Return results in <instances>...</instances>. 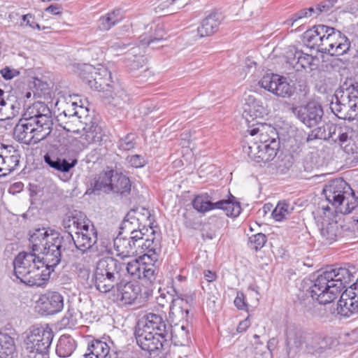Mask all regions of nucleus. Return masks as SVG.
I'll return each instance as SVG.
<instances>
[{
    "label": "nucleus",
    "instance_id": "39",
    "mask_svg": "<svg viewBox=\"0 0 358 358\" xmlns=\"http://www.w3.org/2000/svg\"><path fill=\"white\" fill-rule=\"evenodd\" d=\"M15 351L14 339L7 334L0 333V358H12Z\"/></svg>",
    "mask_w": 358,
    "mask_h": 358
},
{
    "label": "nucleus",
    "instance_id": "30",
    "mask_svg": "<svg viewBox=\"0 0 358 358\" xmlns=\"http://www.w3.org/2000/svg\"><path fill=\"white\" fill-rule=\"evenodd\" d=\"M257 127H255L251 129H248V132L252 136H255L259 134V143L266 144L271 143L272 138L277 141L278 135L276 130L267 124H257Z\"/></svg>",
    "mask_w": 358,
    "mask_h": 358
},
{
    "label": "nucleus",
    "instance_id": "51",
    "mask_svg": "<svg viewBox=\"0 0 358 358\" xmlns=\"http://www.w3.org/2000/svg\"><path fill=\"white\" fill-rule=\"evenodd\" d=\"M347 100L348 103H346V106L348 114L345 117L348 118V120L353 121L358 117V102L352 99Z\"/></svg>",
    "mask_w": 358,
    "mask_h": 358
},
{
    "label": "nucleus",
    "instance_id": "56",
    "mask_svg": "<svg viewBox=\"0 0 358 358\" xmlns=\"http://www.w3.org/2000/svg\"><path fill=\"white\" fill-rule=\"evenodd\" d=\"M23 22L26 23V26L31 27L33 29H40L39 24L35 21V17L33 15L29 13L23 15L22 17Z\"/></svg>",
    "mask_w": 358,
    "mask_h": 358
},
{
    "label": "nucleus",
    "instance_id": "18",
    "mask_svg": "<svg viewBox=\"0 0 358 358\" xmlns=\"http://www.w3.org/2000/svg\"><path fill=\"white\" fill-rule=\"evenodd\" d=\"M141 288L138 282L122 279L117 287V300L122 305H131L137 299Z\"/></svg>",
    "mask_w": 358,
    "mask_h": 358
},
{
    "label": "nucleus",
    "instance_id": "8",
    "mask_svg": "<svg viewBox=\"0 0 358 358\" xmlns=\"http://www.w3.org/2000/svg\"><path fill=\"white\" fill-rule=\"evenodd\" d=\"M23 117L47 135L51 133L53 125L52 111L44 102H34L27 108Z\"/></svg>",
    "mask_w": 358,
    "mask_h": 358
},
{
    "label": "nucleus",
    "instance_id": "62",
    "mask_svg": "<svg viewBox=\"0 0 358 358\" xmlns=\"http://www.w3.org/2000/svg\"><path fill=\"white\" fill-rule=\"evenodd\" d=\"M129 45H130L129 43H126L123 41H118L117 42L113 43L110 48L113 51L118 52L124 50Z\"/></svg>",
    "mask_w": 358,
    "mask_h": 358
},
{
    "label": "nucleus",
    "instance_id": "60",
    "mask_svg": "<svg viewBox=\"0 0 358 358\" xmlns=\"http://www.w3.org/2000/svg\"><path fill=\"white\" fill-rule=\"evenodd\" d=\"M334 29L335 28L334 27L322 24L321 32H320V35H322L321 45H323L324 43V39H328L329 37L333 34L331 33V31H334Z\"/></svg>",
    "mask_w": 358,
    "mask_h": 358
},
{
    "label": "nucleus",
    "instance_id": "61",
    "mask_svg": "<svg viewBox=\"0 0 358 358\" xmlns=\"http://www.w3.org/2000/svg\"><path fill=\"white\" fill-rule=\"evenodd\" d=\"M234 305L239 310H244L246 303L244 299V294L241 292H238L236 297L234 299Z\"/></svg>",
    "mask_w": 358,
    "mask_h": 358
},
{
    "label": "nucleus",
    "instance_id": "10",
    "mask_svg": "<svg viewBox=\"0 0 358 358\" xmlns=\"http://www.w3.org/2000/svg\"><path fill=\"white\" fill-rule=\"evenodd\" d=\"M144 232L142 230L132 229L131 236L127 238L121 236V233L113 240L116 255L122 259L138 254L140 242L143 239Z\"/></svg>",
    "mask_w": 358,
    "mask_h": 358
},
{
    "label": "nucleus",
    "instance_id": "13",
    "mask_svg": "<svg viewBox=\"0 0 358 358\" xmlns=\"http://www.w3.org/2000/svg\"><path fill=\"white\" fill-rule=\"evenodd\" d=\"M279 142L272 138L271 143L258 144L252 142L243 145V151L248 157L256 162H268L273 160L277 155Z\"/></svg>",
    "mask_w": 358,
    "mask_h": 358
},
{
    "label": "nucleus",
    "instance_id": "7",
    "mask_svg": "<svg viewBox=\"0 0 358 358\" xmlns=\"http://www.w3.org/2000/svg\"><path fill=\"white\" fill-rule=\"evenodd\" d=\"M193 208L199 213H205L213 209L224 210L228 217H238L241 212V204L231 195L228 199L213 202L207 193L196 195L192 201Z\"/></svg>",
    "mask_w": 358,
    "mask_h": 358
},
{
    "label": "nucleus",
    "instance_id": "42",
    "mask_svg": "<svg viewBox=\"0 0 358 358\" xmlns=\"http://www.w3.org/2000/svg\"><path fill=\"white\" fill-rule=\"evenodd\" d=\"M294 210V206L288 201H279L272 212L273 218L278 222L287 219Z\"/></svg>",
    "mask_w": 358,
    "mask_h": 358
},
{
    "label": "nucleus",
    "instance_id": "55",
    "mask_svg": "<svg viewBox=\"0 0 358 358\" xmlns=\"http://www.w3.org/2000/svg\"><path fill=\"white\" fill-rule=\"evenodd\" d=\"M183 217V224L186 228L188 229H196L197 224L194 221V217L191 213H185L182 215Z\"/></svg>",
    "mask_w": 358,
    "mask_h": 358
},
{
    "label": "nucleus",
    "instance_id": "49",
    "mask_svg": "<svg viewBox=\"0 0 358 358\" xmlns=\"http://www.w3.org/2000/svg\"><path fill=\"white\" fill-rule=\"evenodd\" d=\"M333 33L328 39H324V43L323 45H321L320 52L327 54L328 48H332L334 47V42H337L339 40L340 36L343 34L341 31L337 29H334L331 31Z\"/></svg>",
    "mask_w": 358,
    "mask_h": 358
},
{
    "label": "nucleus",
    "instance_id": "40",
    "mask_svg": "<svg viewBox=\"0 0 358 358\" xmlns=\"http://www.w3.org/2000/svg\"><path fill=\"white\" fill-rule=\"evenodd\" d=\"M0 172H2L3 176L13 172L19 164V156L17 155H3L0 153Z\"/></svg>",
    "mask_w": 358,
    "mask_h": 358
},
{
    "label": "nucleus",
    "instance_id": "17",
    "mask_svg": "<svg viewBox=\"0 0 358 358\" xmlns=\"http://www.w3.org/2000/svg\"><path fill=\"white\" fill-rule=\"evenodd\" d=\"M37 303L40 311L47 315L57 314L64 308L63 296L57 292H45L39 296Z\"/></svg>",
    "mask_w": 358,
    "mask_h": 358
},
{
    "label": "nucleus",
    "instance_id": "24",
    "mask_svg": "<svg viewBox=\"0 0 358 358\" xmlns=\"http://www.w3.org/2000/svg\"><path fill=\"white\" fill-rule=\"evenodd\" d=\"M144 234L143 239L140 242V248L143 252H146L142 257L141 261L144 260L145 257L150 259L151 262L157 260L158 254L161 251V245L159 239H156L155 236V231L152 229V238H145Z\"/></svg>",
    "mask_w": 358,
    "mask_h": 358
},
{
    "label": "nucleus",
    "instance_id": "48",
    "mask_svg": "<svg viewBox=\"0 0 358 358\" xmlns=\"http://www.w3.org/2000/svg\"><path fill=\"white\" fill-rule=\"evenodd\" d=\"M157 272L158 271L154 264L144 262L142 267L141 278L146 279L150 282H152L155 280Z\"/></svg>",
    "mask_w": 358,
    "mask_h": 358
},
{
    "label": "nucleus",
    "instance_id": "54",
    "mask_svg": "<svg viewBox=\"0 0 358 358\" xmlns=\"http://www.w3.org/2000/svg\"><path fill=\"white\" fill-rule=\"evenodd\" d=\"M10 108L14 109V106L7 103L3 98H0V120L10 118V115L6 113Z\"/></svg>",
    "mask_w": 358,
    "mask_h": 358
},
{
    "label": "nucleus",
    "instance_id": "59",
    "mask_svg": "<svg viewBox=\"0 0 358 358\" xmlns=\"http://www.w3.org/2000/svg\"><path fill=\"white\" fill-rule=\"evenodd\" d=\"M336 101H331L330 104V108L331 111L336 115L338 112H341L342 109H347L346 103H341L338 99V96H336Z\"/></svg>",
    "mask_w": 358,
    "mask_h": 358
},
{
    "label": "nucleus",
    "instance_id": "5",
    "mask_svg": "<svg viewBox=\"0 0 358 358\" xmlns=\"http://www.w3.org/2000/svg\"><path fill=\"white\" fill-rule=\"evenodd\" d=\"M80 231H76V237L71 234L63 236L59 241H62V254L69 251L73 252L74 248L85 252L90 250L97 241V231L90 220L82 225Z\"/></svg>",
    "mask_w": 358,
    "mask_h": 358
},
{
    "label": "nucleus",
    "instance_id": "53",
    "mask_svg": "<svg viewBox=\"0 0 358 358\" xmlns=\"http://www.w3.org/2000/svg\"><path fill=\"white\" fill-rule=\"evenodd\" d=\"M334 6V1L331 0H324L317 4L313 14L319 15L322 12H328Z\"/></svg>",
    "mask_w": 358,
    "mask_h": 358
},
{
    "label": "nucleus",
    "instance_id": "3",
    "mask_svg": "<svg viewBox=\"0 0 358 358\" xmlns=\"http://www.w3.org/2000/svg\"><path fill=\"white\" fill-rule=\"evenodd\" d=\"M323 194L329 203L336 208L341 206L345 202V208H341L344 214L351 213L358 206V197L351 187L342 178L331 180L323 188Z\"/></svg>",
    "mask_w": 358,
    "mask_h": 358
},
{
    "label": "nucleus",
    "instance_id": "33",
    "mask_svg": "<svg viewBox=\"0 0 358 358\" xmlns=\"http://www.w3.org/2000/svg\"><path fill=\"white\" fill-rule=\"evenodd\" d=\"M77 348L76 341L69 335H62L57 343L56 353L59 357H70Z\"/></svg>",
    "mask_w": 358,
    "mask_h": 358
},
{
    "label": "nucleus",
    "instance_id": "25",
    "mask_svg": "<svg viewBox=\"0 0 358 358\" xmlns=\"http://www.w3.org/2000/svg\"><path fill=\"white\" fill-rule=\"evenodd\" d=\"M320 233L329 243L338 241L345 236L343 225L336 220H332L328 223L323 222Z\"/></svg>",
    "mask_w": 358,
    "mask_h": 358
},
{
    "label": "nucleus",
    "instance_id": "4",
    "mask_svg": "<svg viewBox=\"0 0 358 358\" xmlns=\"http://www.w3.org/2000/svg\"><path fill=\"white\" fill-rule=\"evenodd\" d=\"M123 269L116 263V259L110 257L99 260L94 273V286L101 293H108L117 287Z\"/></svg>",
    "mask_w": 358,
    "mask_h": 358
},
{
    "label": "nucleus",
    "instance_id": "57",
    "mask_svg": "<svg viewBox=\"0 0 358 358\" xmlns=\"http://www.w3.org/2000/svg\"><path fill=\"white\" fill-rule=\"evenodd\" d=\"M2 77L6 80H10L19 74V71L11 69L9 67H5L1 70Z\"/></svg>",
    "mask_w": 358,
    "mask_h": 358
},
{
    "label": "nucleus",
    "instance_id": "45",
    "mask_svg": "<svg viewBox=\"0 0 358 358\" xmlns=\"http://www.w3.org/2000/svg\"><path fill=\"white\" fill-rule=\"evenodd\" d=\"M130 100L129 95L122 88H117L112 96L111 104L118 108H124Z\"/></svg>",
    "mask_w": 358,
    "mask_h": 358
},
{
    "label": "nucleus",
    "instance_id": "34",
    "mask_svg": "<svg viewBox=\"0 0 358 358\" xmlns=\"http://www.w3.org/2000/svg\"><path fill=\"white\" fill-rule=\"evenodd\" d=\"M87 350L92 358H113L106 342L94 339L88 343Z\"/></svg>",
    "mask_w": 358,
    "mask_h": 358
},
{
    "label": "nucleus",
    "instance_id": "14",
    "mask_svg": "<svg viewBox=\"0 0 358 358\" xmlns=\"http://www.w3.org/2000/svg\"><path fill=\"white\" fill-rule=\"evenodd\" d=\"M176 298L171 299L169 317L173 320L188 321L191 308L195 304L194 296L192 294H182L173 287Z\"/></svg>",
    "mask_w": 358,
    "mask_h": 358
},
{
    "label": "nucleus",
    "instance_id": "29",
    "mask_svg": "<svg viewBox=\"0 0 358 358\" xmlns=\"http://www.w3.org/2000/svg\"><path fill=\"white\" fill-rule=\"evenodd\" d=\"M141 47H132L127 53L125 63L129 71H134L143 68L145 64V58L142 55Z\"/></svg>",
    "mask_w": 358,
    "mask_h": 358
},
{
    "label": "nucleus",
    "instance_id": "19",
    "mask_svg": "<svg viewBox=\"0 0 358 358\" xmlns=\"http://www.w3.org/2000/svg\"><path fill=\"white\" fill-rule=\"evenodd\" d=\"M348 127L349 125L345 124L327 123L315 129L316 136L319 137V139L331 141L340 145Z\"/></svg>",
    "mask_w": 358,
    "mask_h": 358
},
{
    "label": "nucleus",
    "instance_id": "27",
    "mask_svg": "<svg viewBox=\"0 0 358 358\" xmlns=\"http://www.w3.org/2000/svg\"><path fill=\"white\" fill-rule=\"evenodd\" d=\"M44 162L50 167L63 173L69 172L78 163V160L75 158L67 160L62 157L48 153L44 155Z\"/></svg>",
    "mask_w": 358,
    "mask_h": 358
},
{
    "label": "nucleus",
    "instance_id": "37",
    "mask_svg": "<svg viewBox=\"0 0 358 358\" xmlns=\"http://www.w3.org/2000/svg\"><path fill=\"white\" fill-rule=\"evenodd\" d=\"M86 113V109L82 106H78L76 102H71V103L64 109L62 113L57 115L58 121L64 120V118L68 117L74 120L81 119L83 115Z\"/></svg>",
    "mask_w": 358,
    "mask_h": 358
},
{
    "label": "nucleus",
    "instance_id": "15",
    "mask_svg": "<svg viewBox=\"0 0 358 358\" xmlns=\"http://www.w3.org/2000/svg\"><path fill=\"white\" fill-rule=\"evenodd\" d=\"M260 86L278 96L289 97L293 94L292 87L287 78L278 74H266L259 81Z\"/></svg>",
    "mask_w": 358,
    "mask_h": 358
},
{
    "label": "nucleus",
    "instance_id": "23",
    "mask_svg": "<svg viewBox=\"0 0 358 358\" xmlns=\"http://www.w3.org/2000/svg\"><path fill=\"white\" fill-rule=\"evenodd\" d=\"M145 324L141 329L152 331L156 334L169 337L170 326L166 324V320L158 314L150 313L145 315Z\"/></svg>",
    "mask_w": 358,
    "mask_h": 358
},
{
    "label": "nucleus",
    "instance_id": "41",
    "mask_svg": "<svg viewBox=\"0 0 358 358\" xmlns=\"http://www.w3.org/2000/svg\"><path fill=\"white\" fill-rule=\"evenodd\" d=\"M350 48V41L343 34L337 42H334L332 48H328L327 54L331 56H341L348 53Z\"/></svg>",
    "mask_w": 358,
    "mask_h": 358
},
{
    "label": "nucleus",
    "instance_id": "2",
    "mask_svg": "<svg viewBox=\"0 0 358 358\" xmlns=\"http://www.w3.org/2000/svg\"><path fill=\"white\" fill-rule=\"evenodd\" d=\"M63 236L45 228L35 229L31 234L29 242L33 252H40L43 256L45 262L51 264L50 266H57L62 257V241H59Z\"/></svg>",
    "mask_w": 358,
    "mask_h": 358
},
{
    "label": "nucleus",
    "instance_id": "32",
    "mask_svg": "<svg viewBox=\"0 0 358 358\" xmlns=\"http://www.w3.org/2000/svg\"><path fill=\"white\" fill-rule=\"evenodd\" d=\"M111 192L120 194L121 196H127L131 191V182L128 177L122 173L113 171Z\"/></svg>",
    "mask_w": 358,
    "mask_h": 358
},
{
    "label": "nucleus",
    "instance_id": "26",
    "mask_svg": "<svg viewBox=\"0 0 358 358\" xmlns=\"http://www.w3.org/2000/svg\"><path fill=\"white\" fill-rule=\"evenodd\" d=\"M87 220H90L84 213L75 210L64 218L62 226L68 234H76V231H80L83 228L82 225L87 224Z\"/></svg>",
    "mask_w": 358,
    "mask_h": 358
},
{
    "label": "nucleus",
    "instance_id": "20",
    "mask_svg": "<svg viewBox=\"0 0 358 358\" xmlns=\"http://www.w3.org/2000/svg\"><path fill=\"white\" fill-rule=\"evenodd\" d=\"M287 64L296 71L310 67L314 61V57L301 50L295 48L290 49L287 52Z\"/></svg>",
    "mask_w": 358,
    "mask_h": 358
},
{
    "label": "nucleus",
    "instance_id": "22",
    "mask_svg": "<svg viewBox=\"0 0 358 358\" xmlns=\"http://www.w3.org/2000/svg\"><path fill=\"white\" fill-rule=\"evenodd\" d=\"M350 156L352 162L358 164V131L349 126L339 145Z\"/></svg>",
    "mask_w": 358,
    "mask_h": 358
},
{
    "label": "nucleus",
    "instance_id": "9",
    "mask_svg": "<svg viewBox=\"0 0 358 358\" xmlns=\"http://www.w3.org/2000/svg\"><path fill=\"white\" fill-rule=\"evenodd\" d=\"M54 334L51 328L32 327L24 341L25 349L28 352L49 350Z\"/></svg>",
    "mask_w": 358,
    "mask_h": 358
},
{
    "label": "nucleus",
    "instance_id": "52",
    "mask_svg": "<svg viewBox=\"0 0 358 358\" xmlns=\"http://www.w3.org/2000/svg\"><path fill=\"white\" fill-rule=\"evenodd\" d=\"M127 161L129 165L134 168H141L147 164V161L145 157L140 155L128 156L127 157Z\"/></svg>",
    "mask_w": 358,
    "mask_h": 358
},
{
    "label": "nucleus",
    "instance_id": "31",
    "mask_svg": "<svg viewBox=\"0 0 358 358\" xmlns=\"http://www.w3.org/2000/svg\"><path fill=\"white\" fill-rule=\"evenodd\" d=\"M169 337L175 345L184 346L189 343L190 340L189 331L187 325L175 324L170 327Z\"/></svg>",
    "mask_w": 358,
    "mask_h": 358
},
{
    "label": "nucleus",
    "instance_id": "63",
    "mask_svg": "<svg viewBox=\"0 0 358 358\" xmlns=\"http://www.w3.org/2000/svg\"><path fill=\"white\" fill-rule=\"evenodd\" d=\"M115 358H139L136 355L130 351H119L114 353Z\"/></svg>",
    "mask_w": 358,
    "mask_h": 358
},
{
    "label": "nucleus",
    "instance_id": "38",
    "mask_svg": "<svg viewBox=\"0 0 358 358\" xmlns=\"http://www.w3.org/2000/svg\"><path fill=\"white\" fill-rule=\"evenodd\" d=\"M343 101L346 99H352L358 102V80L350 79L344 82L341 86Z\"/></svg>",
    "mask_w": 358,
    "mask_h": 358
},
{
    "label": "nucleus",
    "instance_id": "47",
    "mask_svg": "<svg viewBox=\"0 0 358 358\" xmlns=\"http://www.w3.org/2000/svg\"><path fill=\"white\" fill-rule=\"evenodd\" d=\"M267 241L265 234L258 233L249 238V246L251 249L258 251L262 249Z\"/></svg>",
    "mask_w": 358,
    "mask_h": 358
},
{
    "label": "nucleus",
    "instance_id": "16",
    "mask_svg": "<svg viewBox=\"0 0 358 358\" xmlns=\"http://www.w3.org/2000/svg\"><path fill=\"white\" fill-rule=\"evenodd\" d=\"M293 113L301 122L308 127L317 125L322 121L324 115L321 105L315 101L294 108Z\"/></svg>",
    "mask_w": 358,
    "mask_h": 358
},
{
    "label": "nucleus",
    "instance_id": "11",
    "mask_svg": "<svg viewBox=\"0 0 358 358\" xmlns=\"http://www.w3.org/2000/svg\"><path fill=\"white\" fill-rule=\"evenodd\" d=\"M81 76L91 89L103 91L110 86L111 73L105 67L96 69L92 65L85 64Z\"/></svg>",
    "mask_w": 358,
    "mask_h": 358
},
{
    "label": "nucleus",
    "instance_id": "35",
    "mask_svg": "<svg viewBox=\"0 0 358 358\" xmlns=\"http://www.w3.org/2000/svg\"><path fill=\"white\" fill-rule=\"evenodd\" d=\"M124 18L122 10L115 9L101 16L98 21V28L101 31H108Z\"/></svg>",
    "mask_w": 358,
    "mask_h": 358
},
{
    "label": "nucleus",
    "instance_id": "21",
    "mask_svg": "<svg viewBox=\"0 0 358 358\" xmlns=\"http://www.w3.org/2000/svg\"><path fill=\"white\" fill-rule=\"evenodd\" d=\"M224 17L221 13L213 11L209 13L201 22L197 28L199 36H210L217 31Z\"/></svg>",
    "mask_w": 358,
    "mask_h": 358
},
{
    "label": "nucleus",
    "instance_id": "50",
    "mask_svg": "<svg viewBox=\"0 0 358 358\" xmlns=\"http://www.w3.org/2000/svg\"><path fill=\"white\" fill-rule=\"evenodd\" d=\"M135 135L128 134L118 141V148L122 150H130L135 147Z\"/></svg>",
    "mask_w": 358,
    "mask_h": 358
},
{
    "label": "nucleus",
    "instance_id": "64",
    "mask_svg": "<svg viewBox=\"0 0 358 358\" xmlns=\"http://www.w3.org/2000/svg\"><path fill=\"white\" fill-rule=\"evenodd\" d=\"M30 358H49L48 350L29 352Z\"/></svg>",
    "mask_w": 358,
    "mask_h": 358
},
{
    "label": "nucleus",
    "instance_id": "1",
    "mask_svg": "<svg viewBox=\"0 0 358 358\" xmlns=\"http://www.w3.org/2000/svg\"><path fill=\"white\" fill-rule=\"evenodd\" d=\"M45 262L36 252H20L13 261L14 275L27 285L40 287L47 281L56 266Z\"/></svg>",
    "mask_w": 358,
    "mask_h": 358
},
{
    "label": "nucleus",
    "instance_id": "28",
    "mask_svg": "<svg viewBox=\"0 0 358 358\" xmlns=\"http://www.w3.org/2000/svg\"><path fill=\"white\" fill-rule=\"evenodd\" d=\"M113 170L102 171L93 178L90 182V189L92 192H111V182Z\"/></svg>",
    "mask_w": 358,
    "mask_h": 358
},
{
    "label": "nucleus",
    "instance_id": "58",
    "mask_svg": "<svg viewBox=\"0 0 358 358\" xmlns=\"http://www.w3.org/2000/svg\"><path fill=\"white\" fill-rule=\"evenodd\" d=\"M201 237L203 240H212L215 237V231L206 225L201 229Z\"/></svg>",
    "mask_w": 358,
    "mask_h": 358
},
{
    "label": "nucleus",
    "instance_id": "6",
    "mask_svg": "<svg viewBox=\"0 0 358 358\" xmlns=\"http://www.w3.org/2000/svg\"><path fill=\"white\" fill-rule=\"evenodd\" d=\"M135 337L138 346L152 358H166L169 351L167 337L139 327L136 329Z\"/></svg>",
    "mask_w": 358,
    "mask_h": 358
},
{
    "label": "nucleus",
    "instance_id": "44",
    "mask_svg": "<svg viewBox=\"0 0 358 358\" xmlns=\"http://www.w3.org/2000/svg\"><path fill=\"white\" fill-rule=\"evenodd\" d=\"M165 33L162 29V27L157 25V29L155 36H148L147 35H142L139 38L140 45L143 48L151 45L157 42L161 41L164 38Z\"/></svg>",
    "mask_w": 358,
    "mask_h": 358
},
{
    "label": "nucleus",
    "instance_id": "43",
    "mask_svg": "<svg viewBox=\"0 0 358 358\" xmlns=\"http://www.w3.org/2000/svg\"><path fill=\"white\" fill-rule=\"evenodd\" d=\"M322 24H317L308 29L303 34L304 41L311 46H317L319 50L321 48L322 35L320 34Z\"/></svg>",
    "mask_w": 358,
    "mask_h": 358
},
{
    "label": "nucleus",
    "instance_id": "12",
    "mask_svg": "<svg viewBox=\"0 0 358 358\" xmlns=\"http://www.w3.org/2000/svg\"><path fill=\"white\" fill-rule=\"evenodd\" d=\"M48 136L22 117L13 129L14 138L26 145L36 144Z\"/></svg>",
    "mask_w": 358,
    "mask_h": 358
},
{
    "label": "nucleus",
    "instance_id": "36",
    "mask_svg": "<svg viewBox=\"0 0 358 358\" xmlns=\"http://www.w3.org/2000/svg\"><path fill=\"white\" fill-rule=\"evenodd\" d=\"M116 263L123 269V272L121 274L122 279H125L127 275H129L134 278L141 279V271L144 262L138 259H134L126 264L116 259Z\"/></svg>",
    "mask_w": 358,
    "mask_h": 358
},
{
    "label": "nucleus",
    "instance_id": "46",
    "mask_svg": "<svg viewBox=\"0 0 358 358\" xmlns=\"http://www.w3.org/2000/svg\"><path fill=\"white\" fill-rule=\"evenodd\" d=\"M348 301L342 305L339 313L345 317H350L352 314H358V299H348Z\"/></svg>",
    "mask_w": 358,
    "mask_h": 358
}]
</instances>
